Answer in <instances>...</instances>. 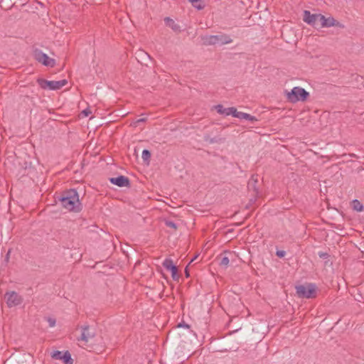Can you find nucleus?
I'll return each mask as SVG.
<instances>
[{
  "instance_id": "17",
  "label": "nucleus",
  "mask_w": 364,
  "mask_h": 364,
  "mask_svg": "<svg viewBox=\"0 0 364 364\" xmlns=\"http://www.w3.org/2000/svg\"><path fill=\"white\" fill-rule=\"evenodd\" d=\"M64 364H73V359L71 357V354L68 350H65L63 353L61 360Z\"/></svg>"
},
{
  "instance_id": "9",
  "label": "nucleus",
  "mask_w": 364,
  "mask_h": 364,
  "mask_svg": "<svg viewBox=\"0 0 364 364\" xmlns=\"http://www.w3.org/2000/svg\"><path fill=\"white\" fill-rule=\"evenodd\" d=\"M162 264L166 269L171 272L172 279L174 281H178L180 276L178 272V267L173 264V260L170 258H166L164 260Z\"/></svg>"
},
{
  "instance_id": "16",
  "label": "nucleus",
  "mask_w": 364,
  "mask_h": 364,
  "mask_svg": "<svg viewBox=\"0 0 364 364\" xmlns=\"http://www.w3.org/2000/svg\"><path fill=\"white\" fill-rule=\"evenodd\" d=\"M235 117L240 119H246V120H248L250 122L257 121V119L255 116H252L250 114L245 113L242 112H238L237 110L236 112V114H235Z\"/></svg>"
},
{
  "instance_id": "22",
  "label": "nucleus",
  "mask_w": 364,
  "mask_h": 364,
  "mask_svg": "<svg viewBox=\"0 0 364 364\" xmlns=\"http://www.w3.org/2000/svg\"><path fill=\"white\" fill-rule=\"evenodd\" d=\"M63 351H60V350H54L50 356L54 360H61V357L63 356Z\"/></svg>"
},
{
  "instance_id": "18",
  "label": "nucleus",
  "mask_w": 364,
  "mask_h": 364,
  "mask_svg": "<svg viewBox=\"0 0 364 364\" xmlns=\"http://www.w3.org/2000/svg\"><path fill=\"white\" fill-rule=\"evenodd\" d=\"M151 156V154L150 151H149L148 149L143 150L141 157L144 162L147 165L149 164Z\"/></svg>"
},
{
  "instance_id": "23",
  "label": "nucleus",
  "mask_w": 364,
  "mask_h": 364,
  "mask_svg": "<svg viewBox=\"0 0 364 364\" xmlns=\"http://www.w3.org/2000/svg\"><path fill=\"white\" fill-rule=\"evenodd\" d=\"M165 225L168 227V228H171L173 230H177L178 228V225H176V223H175L172 220H165Z\"/></svg>"
},
{
  "instance_id": "6",
  "label": "nucleus",
  "mask_w": 364,
  "mask_h": 364,
  "mask_svg": "<svg viewBox=\"0 0 364 364\" xmlns=\"http://www.w3.org/2000/svg\"><path fill=\"white\" fill-rule=\"evenodd\" d=\"M34 58L39 63H42L45 66L54 67L55 65V60L53 58H49V56L44 53L39 49H36L33 52Z\"/></svg>"
},
{
  "instance_id": "2",
  "label": "nucleus",
  "mask_w": 364,
  "mask_h": 364,
  "mask_svg": "<svg viewBox=\"0 0 364 364\" xmlns=\"http://www.w3.org/2000/svg\"><path fill=\"white\" fill-rule=\"evenodd\" d=\"M200 38L204 46H223L232 42V39L230 36L225 33L202 36Z\"/></svg>"
},
{
  "instance_id": "1",
  "label": "nucleus",
  "mask_w": 364,
  "mask_h": 364,
  "mask_svg": "<svg viewBox=\"0 0 364 364\" xmlns=\"http://www.w3.org/2000/svg\"><path fill=\"white\" fill-rule=\"evenodd\" d=\"M57 198L62 207L70 212L79 213L82 209L78 193L75 189L63 191Z\"/></svg>"
},
{
  "instance_id": "27",
  "label": "nucleus",
  "mask_w": 364,
  "mask_h": 364,
  "mask_svg": "<svg viewBox=\"0 0 364 364\" xmlns=\"http://www.w3.org/2000/svg\"><path fill=\"white\" fill-rule=\"evenodd\" d=\"M285 255L286 252L284 250H277L276 252V255L279 258L284 257Z\"/></svg>"
},
{
  "instance_id": "26",
  "label": "nucleus",
  "mask_w": 364,
  "mask_h": 364,
  "mask_svg": "<svg viewBox=\"0 0 364 364\" xmlns=\"http://www.w3.org/2000/svg\"><path fill=\"white\" fill-rule=\"evenodd\" d=\"M318 255L321 259H327L329 257L328 253H327L326 252H318Z\"/></svg>"
},
{
  "instance_id": "8",
  "label": "nucleus",
  "mask_w": 364,
  "mask_h": 364,
  "mask_svg": "<svg viewBox=\"0 0 364 364\" xmlns=\"http://www.w3.org/2000/svg\"><path fill=\"white\" fill-rule=\"evenodd\" d=\"M81 336L77 338L78 341H84L87 343L90 339L93 338L96 336V331L95 329L91 328L89 325H85L81 326Z\"/></svg>"
},
{
  "instance_id": "31",
  "label": "nucleus",
  "mask_w": 364,
  "mask_h": 364,
  "mask_svg": "<svg viewBox=\"0 0 364 364\" xmlns=\"http://www.w3.org/2000/svg\"><path fill=\"white\" fill-rule=\"evenodd\" d=\"M185 274H186V277H189V276H190L189 272H188V267H186V269H185Z\"/></svg>"
},
{
  "instance_id": "15",
  "label": "nucleus",
  "mask_w": 364,
  "mask_h": 364,
  "mask_svg": "<svg viewBox=\"0 0 364 364\" xmlns=\"http://www.w3.org/2000/svg\"><path fill=\"white\" fill-rule=\"evenodd\" d=\"M164 22L166 25L170 27L173 31L178 33L181 32V26L170 17H166L164 18Z\"/></svg>"
},
{
  "instance_id": "7",
  "label": "nucleus",
  "mask_w": 364,
  "mask_h": 364,
  "mask_svg": "<svg viewBox=\"0 0 364 364\" xmlns=\"http://www.w3.org/2000/svg\"><path fill=\"white\" fill-rule=\"evenodd\" d=\"M8 307L12 308L22 304L23 298L15 291H8L5 294Z\"/></svg>"
},
{
  "instance_id": "19",
  "label": "nucleus",
  "mask_w": 364,
  "mask_h": 364,
  "mask_svg": "<svg viewBox=\"0 0 364 364\" xmlns=\"http://www.w3.org/2000/svg\"><path fill=\"white\" fill-rule=\"evenodd\" d=\"M189 1L192 4L193 6L198 10H201L204 8L202 0H189Z\"/></svg>"
},
{
  "instance_id": "30",
  "label": "nucleus",
  "mask_w": 364,
  "mask_h": 364,
  "mask_svg": "<svg viewBox=\"0 0 364 364\" xmlns=\"http://www.w3.org/2000/svg\"><path fill=\"white\" fill-rule=\"evenodd\" d=\"M178 327H186L189 328V325L186 324L185 323H181L178 325Z\"/></svg>"
},
{
  "instance_id": "12",
  "label": "nucleus",
  "mask_w": 364,
  "mask_h": 364,
  "mask_svg": "<svg viewBox=\"0 0 364 364\" xmlns=\"http://www.w3.org/2000/svg\"><path fill=\"white\" fill-rule=\"evenodd\" d=\"M215 109L220 114L224 116L232 115L234 117L237 112V109L233 107L225 108L222 105H218L215 106Z\"/></svg>"
},
{
  "instance_id": "5",
  "label": "nucleus",
  "mask_w": 364,
  "mask_h": 364,
  "mask_svg": "<svg viewBox=\"0 0 364 364\" xmlns=\"http://www.w3.org/2000/svg\"><path fill=\"white\" fill-rule=\"evenodd\" d=\"M37 82L39 86L43 89H48L50 90H58L62 88L63 86L68 84V80L65 79L55 81V80H47L42 78H38Z\"/></svg>"
},
{
  "instance_id": "24",
  "label": "nucleus",
  "mask_w": 364,
  "mask_h": 364,
  "mask_svg": "<svg viewBox=\"0 0 364 364\" xmlns=\"http://www.w3.org/2000/svg\"><path fill=\"white\" fill-rule=\"evenodd\" d=\"M229 262H230V260L228 257H223L220 262V265L226 267L228 266Z\"/></svg>"
},
{
  "instance_id": "29",
  "label": "nucleus",
  "mask_w": 364,
  "mask_h": 364,
  "mask_svg": "<svg viewBox=\"0 0 364 364\" xmlns=\"http://www.w3.org/2000/svg\"><path fill=\"white\" fill-rule=\"evenodd\" d=\"M91 113L90 110L89 109H85L82 111V114L87 117Z\"/></svg>"
},
{
  "instance_id": "11",
  "label": "nucleus",
  "mask_w": 364,
  "mask_h": 364,
  "mask_svg": "<svg viewBox=\"0 0 364 364\" xmlns=\"http://www.w3.org/2000/svg\"><path fill=\"white\" fill-rule=\"evenodd\" d=\"M320 16L321 14H311L309 11L305 10L303 19L308 24L316 26L318 24Z\"/></svg>"
},
{
  "instance_id": "3",
  "label": "nucleus",
  "mask_w": 364,
  "mask_h": 364,
  "mask_svg": "<svg viewBox=\"0 0 364 364\" xmlns=\"http://www.w3.org/2000/svg\"><path fill=\"white\" fill-rule=\"evenodd\" d=\"M316 285L314 283H306L295 287L296 294L300 299H314L316 297Z\"/></svg>"
},
{
  "instance_id": "20",
  "label": "nucleus",
  "mask_w": 364,
  "mask_h": 364,
  "mask_svg": "<svg viewBox=\"0 0 364 364\" xmlns=\"http://www.w3.org/2000/svg\"><path fill=\"white\" fill-rule=\"evenodd\" d=\"M204 139H205V141H208L209 144L220 143L223 141V139L221 138H218V137L210 138L209 136H205Z\"/></svg>"
},
{
  "instance_id": "4",
  "label": "nucleus",
  "mask_w": 364,
  "mask_h": 364,
  "mask_svg": "<svg viewBox=\"0 0 364 364\" xmlns=\"http://www.w3.org/2000/svg\"><path fill=\"white\" fill-rule=\"evenodd\" d=\"M287 100L291 103L305 102L309 97V92L301 87H294L286 94Z\"/></svg>"
},
{
  "instance_id": "13",
  "label": "nucleus",
  "mask_w": 364,
  "mask_h": 364,
  "mask_svg": "<svg viewBox=\"0 0 364 364\" xmlns=\"http://www.w3.org/2000/svg\"><path fill=\"white\" fill-rule=\"evenodd\" d=\"M318 23H320L322 27H327V28L339 25V22H338L333 17L326 18L323 15H321V14L320 16Z\"/></svg>"
},
{
  "instance_id": "21",
  "label": "nucleus",
  "mask_w": 364,
  "mask_h": 364,
  "mask_svg": "<svg viewBox=\"0 0 364 364\" xmlns=\"http://www.w3.org/2000/svg\"><path fill=\"white\" fill-rule=\"evenodd\" d=\"M353 208L356 211H362L363 210V205L360 203L359 200L355 199L353 200Z\"/></svg>"
},
{
  "instance_id": "32",
  "label": "nucleus",
  "mask_w": 364,
  "mask_h": 364,
  "mask_svg": "<svg viewBox=\"0 0 364 364\" xmlns=\"http://www.w3.org/2000/svg\"><path fill=\"white\" fill-rule=\"evenodd\" d=\"M10 252H11V251H10V250H9V252H7V254H6V257H5V260H6V262H8V261H9Z\"/></svg>"
},
{
  "instance_id": "28",
  "label": "nucleus",
  "mask_w": 364,
  "mask_h": 364,
  "mask_svg": "<svg viewBox=\"0 0 364 364\" xmlns=\"http://www.w3.org/2000/svg\"><path fill=\"white\" fill-rule=\"evenodd\" d=\"M146 120H147V119H146V118H145V117L139 118V119H138L134 122V126L136 127L137 124H140V123L145 122Z\"/></svg>"
},
{
  "instance_id": "25",
  "label": "nucleus",
  "mask_w": 364,
  "mask_h": 364,
  "mask_svg": "<svg viewBox=\"0 0 364 364\" xmlns=\"http://www.w3.org/2000/svg\"><path fill=\"white\" fill-rule=\"evenodd\" d=\"M46 320L48 322V324H49L50 327H54L55 326L56 321H55V318H51V317H48L46 318Z\"/></svg>"
},
{
  "instance_id": "10",
  "label": "nucleus",
  "mask_w": 364,
  "mask_h": 364,
  "mask_svg": "<svg viewBox=\"0 0 364 364\" xmlns=\"http://www.w3.org/2000/svg\"><path fill=\"white\" fill-rule=\"evenodd\" d=\"M109 182L118 187H129L130 181L128 177L120 175L117 177H112L109 178Z\"/></svg>"
},
{
  "instance_id": "14",
  "label": "nucleus",
  "mask_w": 364,
  "mask_h": 364,
  "mask_svg": "<svg viewBox=\"0 0 364 364\" xmlns=\"http://www.w3.org/2000/svg\"><path fill=\"white\" fill-rule=\"evenodd\" d=\"M258 176L252 175L247 183V188L250 191H253L255 193V196H258L259 191V188L257 187V183L258 182Z\"/></svg>"
},
{
  "instance_id": "33",
  "label": "nucleus",
  "mask_w": 364,
  "mask_h": 364,
  "mask_svg": "<svg viewBox=\"0 0 364 364\" xmlns=\"http://www.w3.org/2000/svg\"><path fill=\"white\" fill-rule=\"evenodd\" d=\"M197 257H198V256H197V255H196V256H195V257H194L191 260L190 263H191V262H192L194 259H196L197 258Z\"/></svg>"
}]
</instances>
